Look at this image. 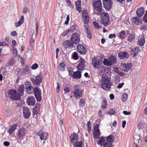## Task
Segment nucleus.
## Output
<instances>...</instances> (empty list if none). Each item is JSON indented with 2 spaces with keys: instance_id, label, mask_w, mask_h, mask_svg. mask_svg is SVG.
Segmentation results:
<instances>
[{
  "instance_id": "nucleus-15",
  "label": "nucleus",
  "mask_w": 147,
  "mask_h": 147,
  "mask_svg": "<svg viewBox=\"0 0 147 147\" xmlns=\"http://www.w3.org/2000/svg\"><path fill=\"white\" fill-rule=\"evenodd\" d=\"M78 51L82 55H85L86 53V50L84 46L81 44H78L77 47Z\"/></svg>"
},
{
  "instance_id": "nucleus-24",
  "label": "nucleus",
  "mask_w": 147,
  "mask_h": 147,
  "mask_svg": "<svg viewBox=\"0 0 147 147\" xmlns=\"http://www.w3.org/2000/svg\"><path fill=\"white\" fill-rule=\"evenodd\" d=\"M17 126L18 124L17 123H15L12 125L9 130L7 131V133L9 134H11L12 133L13 131H14L16 129Z\"/></svg>"
},
{
  "instance_id": "nucleus-21",
  "label": "nucleus",
  "mask_w": 147,
  "mask_h": 147,
  "mask_svg": "<svg viewBox=\"0 0 147 147\" xmlns=\"http://www.w3.org/2000/svg\"><path fill=\"white\" fill-rule=\"evenodd\" d=\"M144 12V8L142 7H140L136 11L137 16L139 17H141Z\"/></svg>"
},
{
  "instance_id": "nucleus-19",
  "label": "nucleus",
  "mask_w": 147,
  "mask_h": 147,
  "mask_svg": "<svg viewBox=\"0 0 147 147\" xmlns=\"http://www.w3.org/2000/svg\"><path fill=\"white\" fill-rule=\"evenodd\" d=\"M27 103L28 105H34L36 103L34 98L31 96L28 97L27 98Z\"/></svg>"
},
{
  "instance_id": "nucleus-29",
  "label": "nucleus",
  "mask_w": 147,
  "mask_h": 147,
  "mask_svg": "<svg viewBox=\"0 0 147 147\" xmlns=\"http://www.w3.org/2000/svg\"><path fill=\"white\" fill-rule=\"evenodd\" d=\"M24 20V17L23 16H21L20 20L19 21L15 23V26L16 27H18L21 26L23 23Z\"/></svg>"
},
{
  "instance_id": "nucleus-30",
  "label": "nucleus",
  "mask_w": 147,
  "mask_h": 147,
  "mask_svg": "<svg viewBox=\"0 0 147 147\" xmlns=\"http://www.w3.org/2000/svg\"><path fill=\"white\" fill-rule=\"evenodd\" d=\"M70 138L71 141L72 142H74L77 140V136L76 133H74L73 134L71 135L70 136Z\"/></svg>"
},
{
  "instance_id": "nucleus-42",
  "label": "nucleus",
  "mask_w": 147,
  "mask_h": 147,
  "mask_svg": "<svg viewBox=\"0 0 147 147\" xmlns=\"http://www.w3.org/2000/svg\"><path fill=\"white\" fill-rule=\"evenodd\" d=\"M103 147H112V143L106 142L103 144Z\"/></svg>"
},
{
  "instance_id": "nucleus-36",
  "label": "nucleus",
  "mask_w": 147,
  "mask_h": 147,
  "mask_svg": "<svg viewBox=\"0 0 147 147\" xmlns=\"http://www.w3.org/2000/svg\"><path fill=\"white\" fill-rule=\"evenodd\" d=\"M85 65L84 63H80L77 65V67L78 70L81 71L84 68Z\"/></svg>"
},
{
  "instance_id": "nucleus-34",
  "label": "nucleus",
  "mask_w": 147,
  "mask_h": 147,
  "mask_svg": "<svg viewBox=\"0 0 147 147\" xmlns=\"http://www.w3.org/2000/svg\"><path fill=\"white\" fill-rule=\"evenodd\" d=\"M30 70V68L29 66L28 65H26L23 69L22 74L23 75H24L26 73L29 72Z\"/></svg>"
},
{
  "instance_id": "nucleus-22",
  "label": "nucleus",
  "mask_w": 147,
  "mask_h": 147,
  "mask_svg": "<svg viewBox=\"0 0 147 147\" xmlns=\"http://www.w3.org/2000/svg\"><path fill=\"white\" fill-rule=\"evenodd\" d=\"M73 78L74 79H80L81 77V73L80 71H77L73 72L72 75Z\"/></svg>"
},
{
  "instance_id": "nucleus-27",
  "label": "nucleus",
  "mask_w": 147,
  "mask_h": 147,
  "mask_svg": "<svg viewBox=\"0 0 147 147\" xmlns=\"http://www.w3.org/2000/svg\"><path fill=\"white\" fill-rule=\"evenodd\" d=\"M114 136L113 135H110L106 138V142L112 143V142L114 141Z\"/></svg>"
},
{
  "instance_id": "nucleus-45",
  "label": "nucleus",
  "mask_w": 147,
  "mask_h": 147,
  "mask_svg": "<svg viewBox=\"0 0 147 147\" xmlns=\"http://www.w3.org/2000/svg\"><path fill=\"white\" fill-rule=\"evenodd\" d=\"M87 35V37L89 38L90 39L92 38L91 33L90 30V29L88 30H87L86 31Z\"/></svg>"
},
{
  "instance_id": "nucleus-18",
  "label": "nucleus",
  "mask_w": 147,
  "mask_h": 147,
  "mask_svg": "<svg viewBox=\"0 0 147 147\" xmlns=\"http://www.w3.org/2000/svg\"><path fill=\"white\" fill-rule=\"evenodd\" d=\"M102 88L105 90H109L111 86L110 81L102 83L101 84Z\"/></svg>"
},
{
  "instance_id": "nucleus-1",
  "label": "nucleus",
  "mask_w": 147,
  "mask_h": 147,
  "mask_svg": "<svg viewBox=\"0 0 147 147\" xmlns=\"http://www.w3.org/2000/svg\"><path fill=\"white\" fill-rule=\"evenodd\" d=\"M93 9L94 11H96L95 13L97 14H101L102 13V3L100 0L95 1L93 6Z\"/></svg>"
},
{
  "instance_id": "nucleus-41",
  "label": "nucleus",
  "mask_w": 147,
  "mask_h": 147,
  "mask_svg": "<svg viewBox=\"0 0 147 147\" xmlns=\"http://www.w3.org/2000/svg\"><path fill=\"white\" fill-rule=\"evenodd\" d=\"M72 57L73 59L75 60H77L78 59V56L76 52H74L72 54Z\"/></svg>"
},
{
  "instance_id": "nucleus-48",
  "label": "nucleus",
  "mask_w": 147,
  "mask_h": 147,
  "mask_svg": "<svg viewBox=\"0 0 147 147\" xmlns=\"http://www.w3.org/2000/svg\"><path fill=\"white\" fill-rule=\"evenodd\" d=\"M93 25L95 28L99 29L100 28V26L96 22H93Z\"/></svg>"
},
{
  "instance_id": "nucleus-61",
  "label": "nucleus",
  "mask_w": 147,
  "mask_h": 147,
  "mask_svg": "<svg viewBox=\"0 0 147 147\" xmlns=\"http://www.w3.org/2000/svg\"><path fill=\"white\" fill-rule=\"evenodd\" d=\"M28 10V9L27 7H25L24 8L23 10V12L24 13H26L27 12Z\"/></svg>"
},
{
  "instance_id": "nucleus-13",
  "label": "nucleus",
  "mask_w": 147,
  "mask_h": 147,
  "mask_svg": "<svg viewBox=\"0 0 147 147\" xmlns=\"http://www.w3.org/2000/svg\"><path fill=\"white\" fill-rule=\"evenodd\" d=\"M100 134V131L99 129V125L96 124L94 127L93 132V135L94 138L96 139L98 138Z\"/></svg>"
},
{
  "instance_id": "nucleus-32",
  "label": "nucleus",
  "mask_w": 147,
  "mask_h": 147,
  "mask_svg": "<svg viewBox=\"0 0 147 147\" xmlns=\"http://www.w3.org/2000/svg\"><path fill=\"white\" fill-rule=\"evenodd\" d=\"M75 147H84V145L82 141L76 142L74 143Z\"/></svg>"
},
{
  "instance_id": "nucleus-63",
  "label": "nucleus",
  "mask_w": 147,
  "mask_h": 147,
  "mask_svg": "<svg viewBox=\"0 0 147 147\" xmlns=\"http://www.w3.org/2000/svg\"><path fill=\"white\" fill-rule=\"evenodd\" d=\"M3 144L5 146H8L9 145L10 143L8 142L5 141L4 142Z\"/></svg>"
},
{
  "instance_id": "nucleus-16",
  "label": "nucleus",
  "mask_w": 147,
  "mask_h": 147,
  "mask_svg": "<svg viewBox=\"0 0 147 147\" xmlns=\"http://www.w3.org/2000/svg\"><path fill=\"white\" fill-rule=\"evenodd\" d=\"M118 57L121 59H126L129 58V54L127 51H120L118 54Z\"/></svg>"
},
{
  "instance_id": "nucleus-57",
  "label": "nucleus",
  "mask_w": 147,
  "mask_h": 147,
  "mask_svg": "<svg viewBox=\"0 0 147 147\" xmlns=\"http://www.w3.org/2000/svg\"><path fill=\"white\" fill-rule=\"evenodd\" d=\"M116 36V35L115 34H110L109 36V37L110 38H112L115 37Z\"/></svg>"
},
{
  "instance_id": "nucleus-2",
  "label": "nucleus",
  "mask_w": 147,
  "mask_h": 147,
  "mask_svg": "<svg viewBox=\"0 0 147 147\" xmlns=\"http://www.w3.org/2000/svg\"><path fill=\"white\" fill-rule=\"evenodd\" d=\"M80 87L79 85H76L73 86L72 88V91L77 99H80L82 98V92L80 89Z\"/></svg>"
},
{
  "instance_id": "nucleus-58",
  "label": "nucleus",
  "mask_w": 147,
  "mask_h": 147,
  "mask_svg": "<svg viewBox=\"0 0 147 147\" xmlns=\"http://www.w3.org/2000/svg\"><path fill=\"white\" fill-rule=\"evenodd\" d=\"M11 34L13 36H16L17 35V33L15 31H13L11 32Z\"/></svg>"
},
{
  "instance_id": "nucleus-10",
  "label": "nucleus",
  "mask_w": 147,
  "mask_h": 147,
  "mask_svg": "<svg viewBox=\"0 0 147 147\" xmlns=\"http://www.w3.org/2000/svg\"><path fill=\"white\" fill-rule=\"evenodd\" d=\"M92 64L94 68L98 69L102 64V63L100 60L97 59L96 57H93L92 59Z\"/></svg>"
},
{
  "instance_id": "nucleus-5",
  "label": "nucleus",
  "mask_w": 147,
  "mask_h": 147,
  "mask_svg": "<svg viewBox=\"0 0 147 147\" xmlns=\"http://www.w3.org/2000/svg\"><path fill=\"white\" fill-rule=\"evenodd\" d=\"M116 59L114 56H111L108 60L107 59H105L103 61V63L105 65L111 66L115 64L116 63Z\"/></svg>"
},
{
  "instance_id": "nucleus-46",
  "label": "nucleus",
  "mask_w": 147,
  "mask_h": 147,
  "mask_svg": "<svg viewBox=\"0 0 147 147\" xmlns=\"http://www.w3.org/2000/svg\"><path fill=\"white\" fill-rule=\"evenodd\" d=\"M125 32L124 31H121L120 33V36L122 38H125Z\"/></svg>"
},
{
  "instance_id": "nucleus-38",
  "label": "nucleus",
  "mask_w": 147,
  "mask_h": 147,
  "mask_svg": "<svg viewBox=\"0 0 147 147\" xmlns=\"http://www.w3.org/2000/svg\"><path fill=\"white\" fill-rule=\"evenodd\" d=\"M133 20L136 24L140 25L142 23L141 21L137 18H133Z\"/></svg>"
},
{
  "instance_id": "nucleus-35",
  "label": "nucleus",
  "mask_w": 147,
  "mask_h": 147,
  "mask_svg": "<svg viewBox=\"0 0 147 147\" xmlns=\"http://www.w3.org/2000/svg\"><path fill=\"white\" fill-rule=\"evenodd\" d=\"M58 68L61 71H64L65 67L64 62H61L59 65Z\"/></svg>"
},
{
  "instance_id": "nucleus-28",
  "label": "nucleus",
  "mask_w": 147,
  "mask_h": 147,
  "mask_svg": "<svg viewBox=\"0 0 147 147\" xmlns=\"http://www.w3.org/2000/svg\"><path fill=\"white\" fill-rule=\"evenodd\" d=\"M64 47L65 48H69L73 46L72 42H71L69 40H67L65 42L63 45Z\"/></svg>"
},
{
  "instance_id": "nucleus-59",
  "label": "nucleus",
  "mask_w": 147,
  "mask_h": 147,
  "mask_svg": "<svg viewBox=\"0 0 147 147\" xmlns=\"http://www.w3.org/2000/svg\"><path fill=\"white\" fill-rule=\"evenodd\" d=\"M75 5H76V7H79V6H80V5H81V2H80V1H76V3H75Z\"/></svg>"
},
{
  "instance_id": "nucleus-12",
  "label": "nucleus",
  "mask_w": 147,
  "mask_h": 147,
  "mask_svg": "<svg viewBox=\"0 0 147 147\" xmlns=\"http://www.w3.org/2000/svg\"><path fill=\"white\" fill-rule=\"evenodd\" d=\"M133 66L132 63H129L127 64H121L120 69L125 71H127L130 69Z\"/></svg>"
},
{
  "instance_id": "nucleus-47",
  "label": "nucleus",
  "mask_w": 147,
  "mask_h": 147,
  "mask_svg": "<svg viewBox=\"0 0 147 147\" xmlns=\"http://www.w3.org/2000/svg\"><path fill=\"white\" fill-rule=\"evenodd\" d=\"M38 67V64L35 63L34 64L32 65L31 67V68L32 69H35L37 68Z\"/></svg>"
},
{
  "instance_id": "nucleus-20",
  "label": "nucleus",
  "mask_w": 147,
  "mask_h": 147,
  "mask_svg": "<svg viewBox=\"0 0 147 147\" xmlns=\"http://www.w3.org/2000/svg\"><path fill=\"white\" fill-rule=\"evenodd\" d=\"M139 51V49L138 47H133L130 49V53L132 56L136 57L138 55Z\"/></svg>"
},
{
  "instance_id": "nucleus-53",
  "label": "nucleus",
  "mask_w": 147,
  "mask_h": 147,
  "mask_svg": "<svg viewBox=\"0 0 147 147\" xmlns=\"http://www.w3.org/2000/svg\"><path fill=\"white\" fill-rule=\"evenodd\" d=\"M8 45L5 42H0V46L3 47L5 46L6 45Z\"/></svg>"
},
{
  "instance_id": "nucleus-49",
  "label": "nucleus",
  "mask_w": 147,
  "mask_h": 147,
  "mask_svg": "<svg viewBox=\"0 0 147 147\" xmlns=\"http://www.w3.org/2000/svg\"><path fill=\"white\" fill-rule=\"evenodd\" d=\"M135 36L134 35H131L128 37V41H131L133 40Z\"/></svg>"
},
{
  "instance_id": "nucleus-56",
  "label": "nucleus",
  "mask_w": 147,
  "mask_h": 147,
  "mask_svg": "<svg viewBox=\"0 0 147 147\" xmlns=\"http://www.w3.org/2000/svg\"><path fill=\"white\" fill-rule=\"evenodd\" d=\"M123 113L126 115H130L131 114V112L130 111H123Z\"/></svg>"
},
{
  "instance_id": "nucleus-25",
  "label": "nucleus",
  "mask_w": 147,
  "mask_h": 147,
  "mask_svg": "<svg viewBox=\"0 0 147 147\" xmlns=\"http://www.w3.org/2000/svg\"><path fill=\"white\" fill-rule=\"evenodd\" d=\"M24 85L23 84H22L20 85H19V87L18 88V91L19 92V94L23 96L24 94Z\"/></svg>"
},
{
  "instance_id": "nucleus-64",
  "label": "nucleus",
  "mask_w": 147,
  "mask_h": 147,
  "mask_svg": "<svg viewBox=\"0 0 147 147\" xmlns=\"http://www.w3.org/2000/svg\"><path fill=\"white\" fill-rule=\"evenodd\" d=\"M36 107L37 109V110H39L40 108V104L38 103L37 104Z\"/></svg>"
},
{
  "instance_id": "nucleus-37",
  "label": "nucleus",
  "mask_w": 147,
  "mask_h": 147,
  "mask_svg": "<svg viewBox=\"0 0 147 147\" xmlns=\"http://www.w3.org/2000/svg\"><path fill=\"white\" fill-rule=\"evenodd\" d=\"M107 106V100L105 98H103V102L102 103L101 107L103 109H105Z\"/></svg>"
},
{
  "instance_id": "nucleus-54",
  "label": "nucleus",
  "mask_w": 147,
  "mask_h": 147,
  "mask_svg": "<svg viewBox=\"0 0 147 147\" xmlns=\"http://www.w3.org/2000/svg\"><path fill=\"white\" fill-rule=\"evenodd\" d=\"M69 30H66L63 32L62 34V36H65L69 32Z\"/></svg>"
},
{
  "instance_id": "nucleus-52",
  "label": "nucleus",
  "mask_w": 147,
  "mask_h": 147,
  "mask_svg": "<svg viewBox=\"0 0 147 147\" xmlns=\"http://www.w3.org/2000/svg\"><path fill=\"white\" fill-rule=\"evenodd\" d=\"M39 110H37V109L36 107L34 108L33 110V113L34 115L36 114L37 113V112L39 111Z\"/></svg>"
},
{
  "instance_id": "nucleus-62",
  "label": "nucleus",
  "mask_w": 147,
  "mask_h": 147,
  "mask_svg": "<svg viewBox=\"0 0 147 147\" xmlns=\"http://www.w3.org/2000/svg\"><path fill=\"white\" fill-rule=\"evenodd\" d=\"M12 43L13 47H15L16 44V41L15 40L13 39L12 41Z\"/></svg>"
},
{
  "instance_id": "nucleus-44",
  "label": "nucleus",
  "mask_w": 147,
  "mask_h": 147,
  "mask_svg": "<svg viewBox=\"0 0 147 147\" xmlns=\"http://www.w3.org/2000/svg\"><path fill=\"white\" fill-rule=\"evenodd\" d=\"M84 101L83 99H82L80 100L78 103L80 107H83L84 106Z\"/></svg>"
},
{
  "instance_id": "nucleus-8",
  "label": "nucleus",
  "mask_w": 147,
  "mask_h": 147,
  "mask_svg": "<svg viewBox=\"0 0 147 147\" xmlns=\"http://www.w3.org/2000/svg\"><path fill=\"white\" fill-rule=\"evenodd\" d=\"M35 96L37 101L40 102L42 98L41 90H40L38 87L34 88V91Z\"/></svg>"
},
{
  "instance_id": "nucleus-7",
  "label": "nucleus",
  "mask_w": 147,
  "mask_h": 147,
  "mask_svg": "<svg viewBox=\"0 0 147 147\" xmlns=\"http://www.w3.org/2000/svg\"><path fill=\"white\" fill-rule=\"evenodd\" d=\"M26 129L24 128H20L16 133L17 138L20 140H23L26 134Z\"/></svg>"
},
{
  "instance_id": "nucleus-39",
  "label": "nucleus",
  "mask_w": 147,
  "mask_h": 147,
  "mask_svg": "<svg viewBox=\"0 0 147 147\" xmlns=\"http://www.w3.org/2000/svg\"><path fill=\"white\" fill-rule=\"evenodd\" d=\"M78 27L76 25V24H74L71 27L70 29L69 30L70 31L72 32L78 30Z\"/></svg>"
},
{
  "instance_id": "nucleus-55",
  "label": "nucleus",
  "mask_w": 147,
  "mask_h": 147,
  "mask_svg": "<svg viewBox=\"0 0 147 147\" xmlns=\"http://www.w3.org/2000/svg\"><path fill=\"white\" fill-rule=\"evenodd\" d=\"M141 29L144 30H147V24L141 26Z\"/></svg>"
},
{
  "instance_id": "nucleus-26",
  "label": "nucleus",
  "mask_w": 147,
  "mask_h": 147,
  "mask_svg": "<svg viewBox=\"0 0 147 147\" xmlns=\"http://www.w3.org/2000/svg\"><path fill=\"white\" fill-rule=\"evenodd\" d=\"M105 137H104L103 136H101L99 137L98 141V144L101 146L103 145L105 142Z\"/></svg>"
},
{
  "instance_id": "nucleus-50",
  "label": "nucleus",
  "mask_w": 147,
  "mask_h": 147,
  "mask_svg": "<svg viewBox=\"0 0 147 147\" xmlns=\"http://www.w3.org/2000/svg\"><path fill=\"white\" fill-rule=\"evenodd\" d=\"M13 48V51L12 52L13 54L15 55H16L17 54L18 51L15 48V47H12Z\"/></svg>"
},
{
  "instance_id": "nucleus-3",
  "label": "nucleus",
  "mask_w": 147,
  "mask_h": 147,
  "mask_svg": "<svg viewBox=\"0 0 147 147\" xmlns=\"http://www.w3.org/2000/svg\"><path fill=\"white\" fill-rule=\"evenodd\" d=\"M10 98L13 100H19L21 99L20 95L14 89H10L8 93Z\"/></svg>"
},
{
  "instance_id": "nucleus-17",
  "label": "nucleus",
  "mask_w": 147,
  "mask_h": 147,
  "mask_svg": "<svg viewBox=\"0 0 147 147\" xmlns=\"http://www.w3.org/2000/svg\"><path fill=\"white\" fill-rule=\"evenodd\" d=\"M23 115L25 119L28 118L30 116L31 112L29 109L27 107H24L23 108Z\"/></svg>"
},
{
  "instance_id": "nucleus-9",
  "label": "nucleus",
  "mask_w": 147,
  "mask_h": 147,
  "mask_svg": "<svg viewBox=\"0 0 147 147\" xmlns=\"http://www.w3.org/2000/svg\"><path fill=\"white\" fill-rule=\"evenodd\" d=\"M80 36L78 33L75 32L72 34L70 40L72 43L75 44H78L80 41Z\"/></svg>"
},
{
  "instance_id": "nucleus-43",
  "label": "nucleus",
  "mask_w": 147,
  "mask_h": 147,
  "mask_svg": "<svg viewBox=\"0 0 147 147\" xmlns=\"http://www.w3.org/2000/svg\"><path fill=\"white\" fill-rule=\"evenodd\" d=\"M107 113L109 115H114L115 113V112L114 110L111 109L108 111Z\"/></svg>"
},
{
  "instance_id": "nucleus-23",
  "label": "nucleus",
  "mask_w": 147,
  "mask_h": 147,
  "mask_svg": "<svg viewBox=\"0 0 147 147\" xmlns=\"http://www.w3.org/2000/svg\"><path fill=\"white\" fill-rule=\"evenodd\" d=\"M101 80L102 83H105L110 81V79L106 74H103L102 76Z\"/></svg>"
},
{
  "instance_id": "nucleus-6",
  "label": "nucleus",
  "mask_w": 147,
  "mask_h": 147,
  "mask_svg": "<svg viewBox=\"0 0 147 147\" xmlns=\"http://www.w3.org/2000/svg\"><path fill=\"white\" fill-rule=\"evenodd\" d=\"M42 77L41 75H37L31 78V80L34 85H39L42 81Z\"/></svg>"
},
{
  "instance_id": "nucleus-51",
  "label": "nucleus",
  "mask_w": 147,
  "mask_h": 147,
  "mask_svg": "<svg viewBox=\"0 0 147 147\" xmlns=\"http://www.w3.org/2000/svg\"><path fill=\"white\" fill-rule=\"evenodd\" d=\"M64 90L65 91L64 94H66V93L69 92L70 90V89L69 87H66L64 88Z\"/></svg>"
},
{
  "instance_id": "nucleus-33",
  "label": "nucleus",
  "mask_w": 147,
  "mask_h": 147,
  "mask_svg": "<svg viewBox=\"0 0 147 147\" xmlns=\"http://www.w3.org/2000/svg\"><path fill=\"white\" fill-rule=\"evenodd\" d=\"M145 42V40L143 37H141L139 39L138 42V44L140 46H143Z\"/></svg>"
},
{
  "instance_id": "nucleus-40",
  "label": "nucleus",
  "mask_w": 147,
  "mask_h": 147,
  "mask_svg": "<svg viewBox=\"0 0 147 147\" xmlns=\"http://www.w3.org/2000/svg\"><path fill=\"white\" fill-rule=\"evenodd\" d=\"M128 95L126 93H124L122 95V100L124 102L126 101Z\"/></svg>"
},
{
  "instance_id": "nucleus-60",
  "label": "nucleus",
  "mask_w": 147,
  "mask_h": 147,
  "mask_svg": "<svg viewBox=\"0 0 147 147\" xmlns=\"http://www.w3.org/2000/svg\"><path fill=\"white\" fill-rule=\"evenodd\" d=\"M124 83L123 82L121 83H120L118 84L117 87L118 88H120L122 87L124 85Z\"/></svg>"
},
{
  "instance_id": "nucleus-4",
  "label": "nucleus",
  "mask_w": 147,
  "mask_h": 147,
  "mask_svg": "<svg viewBox=\"0 0 147 147\" xmlns=\"http://www.w3.org/2000/svg\"><path fill=\"white\" fill-rule=\"evenodd\" d=\"M100 20V23L105 26L109 25L110 24L109 18L107 13H102Z\"/></svg>"
},
{
  "instance_id": "nucleus-31",
  "label": "nucleus",
  "mask_w": 147,
  "mask_h": 147,
  "mask_svg": "<svg viewBox=\"0 0 147 147\" xmlns=\"http://www.w3.org/2000/svg\"><path fill=\"white\" fill-rule=\"evenodd\" d=\"M34 88L33 87L31 86H28L26 88L27 92L29 94H31L34 92Z\"/></svg>"
},
{
  "instance_id": "nucleus-14",
  "label": "nucleus",
  "mask_w": 147,
  "mask_h": 147,
  "mask_svg": "<svg viewBox=\"0 0 147 147\" xmlns=\"http://www.w3.org/2000/svg\"><path fill=\"white\" fill-rule=\"evenodd\" d=\"M37 136H39L40 139L42 140H46L49 136L48 133L40 131L39 132L36 133Z\"/></svg>"
},
{
  "instance_id": "nucleus-11",
  "label": "nucleus",
  "mask_w": 147,
  "mask_h": 147,
  "mask_svg": "<svg viewBox=\"0 0 147 147\" xmlns=\"http://www.w3.org/2000/svg\"><path fill=\"white\" fill-rule=\"evenodd\" d=\"M103 4L104 7L109 11L111 8L112 2L111 0H103Z\"/></svg>"
}]
</instances>
